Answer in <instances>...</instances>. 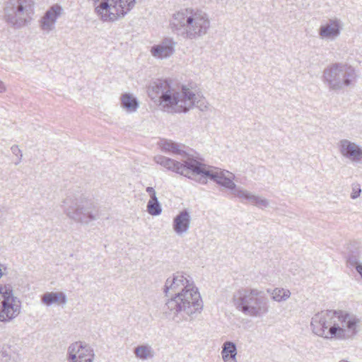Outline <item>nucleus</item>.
Instances as JSON below:
<instances>
[{
  "instance_id": "obj_27",
  "label": "nucleus",
  "mask_w": 362,
  "mask_h": 362,
  "mask_svg": "<svg viewBox=\"0 0 362 362\" xmlns=\"http://www.w3.org/2000/svg\"><path fill=\"white\" fill-rule=\"evenodd\" d=\"M11 151L13 155L16 156V160L14 162L16 165H18L22 160L23 153L18 145H13L11 147Z\"/></svg>"
},
{
  "instance_id": "obj_1",
  "label": "nucleus",
  "mask_w": 362,
  "mask_h": 362,
  "mask_svg": "<svg viewBox=\"0 0 362 362\" xmlns=\"http://www.w3.org/2000/svg\"><path fill=\"white\" fill-rule=\"evenodd\" d=\"M154 161L167 169L168 170L184 175L189 178L200 176L199 182L206 183V178H209L214 182L226 188L228 194L238 198L242 202H249L254 204H268L265 199L256 196L250 192L236 185L233 182L235 175L229 171H226L229 176L226 177L224 171L209 170L206 169V165L193 157H187L182 163L165 157L157 155L153 158Z\"/></svg>"
},
{
  "instance_id": "obj_9",
  "label": "nucleus",
  "mask_w": 362,
  "mask_h": 362,
  "mask_svg": "<svg viewBox=\"0 0 362 362\" xmlns=\"http://www.w3.org/2000/svg\"><path fill=\"white\" fill-rule=\"evenodd\" d=\"M95 11L103 21L112 22L124 17L134 6L136 0H93Z\"/></svg>"
},
{
  "instance_id": "obj_2",
  "label": "nucleus",
  "mask_w": 362,
  "mask_h": 362,
  "mask_svg": "<svg viewBox=\"0 0 362 362\" xmlns=\"http://www.w3.org/2000/svg\"><path fill=\"white\" fill-rule=\"evenodd\" d=\"M175 293L163 307L166 317L176 323L192 320L203 308V303L192 278L187 273L177 272L167 279L164 292Z\"/></svg>"
},
{
  "instance_id": "obj_32",
  "label": "nucleus",
  "mask_w": 362,
  "mask_h": 362,
  "mask_svg": "<svg viewBox=\"0 0 362 362\" xmlns=\"http://www.w3.org/2000/svg\"><path fill=\"white\" fill-rule=\"evenodd\" d=\"M6 270V267L4 264H0V278L4 274V271Z\"/></svg>"
},
{
  "instance_id": "obj_3",
  "label": "nucleus",
  "mask_w": 362,
  "mask_h": 362,
  "mask_svg": "<svg viewBox=\"0 0 362 362\" xmlns=\"http://www.w3.org/2000/svg\"><path fill=\"white\" fill-rule=\"evenodd\" d=\"M310 327L326 339L351 340L362 332V317L346 310H322L312 317Z\"/></svg>"
},
{
  "instance_id": "obj_30",
  "label": "nucleus",
  "mask_w": 362,
  "mask_h": 362,
  "mask_svg": "<svg viewBox=\"0 0 362 362\" xmlns=\"http://www.w3.org/2000/svg\"><path fill=\"white\" fill-rule=\"evenodd\" d=\"M150 196V199L147 202V204H160L158 198L156 197V192L152 193Z\"/></svg>"
},
{
  "instance_id": "obj_17",
  "label": "nucleus",
  "mask_w": 362,
  "mask_h": 362,
  "mask_svg": "<svg viewBox=\"0 0 362 362\" xmlns=\"http://www.w3.org/2000/svg\"><path fill=\"white\" fill-rule=\"evenodd\" d=\"M198 94L196 93V91L192 88H189L187 86H182L180 91H179L180 103L182 105L181 108H183L184 110L181 111V113H187L189 110L194 107V101Z\"/></svg>"
},
{
  "instance_id": "obj_28",
  "label": "nucleus",
  "mask_w": 362,
  "mask_h": 362,
  "mask_svg": "<svg viewBox=\"0 0 362 362\" xmlns=\"http://www.w3.org/2000/svg\"><path fill=\"white\" fill-rule=\"evenodd\" d=\"M147 211L152 216H158L161 214L160 205H147Z\"/></svg>"
},
{
  "instance_id": "obj_16",
  "label": "nucleus",
  "mask_w": 362,
  "mask_h": 362,
  "mask_svg": "<svg viewBox=\"0 0 362 362\" xmlns=\"http://www.w3.org/2000/svg\"><path fill=\"white\" fill-rule=\"evenodd\" d=\"M191 215L187 209L180 211L173 220V229L178 236L187 233L190 228Z\"/></svg>"
},
{
  "instance_id": "obj_25",
  "label": "nucleus",
  "mask_w": 362,
  "mask_h": 362,
  "mask_svg": "<svg viewBox=\"0 0 362 362\" xmlns=\"http://www.w3.org/2000/svg\"><path fill=\"white\" fill-rule=\"evenodd\" d=\"M194 103V107L198 108L202 112H206L209 110V103L202 95L198 94Z\"/></svg>"
},
{
  "instance_id": "obj_5",
  "label": "nucleus",
  "mask_w": 362,
  "mask_h": 362,
  "mask_svg": "<svg viewBox=\"0 0 362 362\" xmlns=\"http://www.w3.org/2000/svg\"><path fill=\"white\" fill-rule=\"evenodd\" d=\"M232 303L238 311L252 317H261L269 312V299L264 291L241 288L233 293Z\"/></svg>"
},
{
  "instance_id": "obj_11",
  "label": "nucleus",
  "mask_w": 362,
  "mask_h": 362,
  "mask_svg": "<svg viewBox=\"0 0 362 362\" xmlns=\"http://www.w3.org/2000/svg\"><path fill=\"white\" fill-rule=\"evenodd\" d=\"M95 352L88 343L78 341L71 343L67 348V362H94Z\"/></svg>"
},
{
  "instance_id": "obj_21",
  "label": "nucleus",
  "mask_w": 362,
  "mask_h": 362,
  "mask_svg": "<svg viewBox=\"0 0 362 362\" xmlns=\"http://www.w3.org/2000/svg\"><path fill=\"white\" fill-rule=\"evenodd\" d=\"M237 354V347L234 342L226 341L223 344L221 357L224 362H238Z\"/></svg>"
},
{
  "instance_id": "obj_33",
  "label": "nucleus",
  "mask_w": 362,
  "mask_h": 362,
  "mask_svg": "<svg viewBox=\"0 0 362 362\" xmlns=\"http://www.w3.org/2000/svg\"><path fill=\"white\" fill-rule=\"evenodd\" d=\"M146 192H148V195H151L152 193L156 192L155 189L151 187H148L146 188Z\"/></svg>"
},
{
  "instance_id": "obj_13",
  "label": "nucleus",
  "mask_w": 362,
  "mask_h": 362,
  "mask_svg": "<svg viewBox=\"0 0 362 362\" xmlns=\"http://www.w3.org/2000/svg\"><path fill=\"white\" fill-rule=\"evenodd\" d=\"M341 29V21L337 18H332L320 25L318 35L321 39L334 40L340 35Z\"/></svg>"
},
{
  "instance_id": "obj_26",
  "label": "nucleus",
  "mask_w": 362,
  "mask_h": 362,
  "mask_svg": "<svg viewBox=\"0 0 362 362\" xmlns=\"http://www.w3.org/2000/svg\"><path fill=\"white\" fill-rule=\"evenodd\" d=\"M349 262L356 267V271L362 277V262L359 261L356 255H351L348 258Z\"/></svg>"
},
{
  "instance_id": "obj_31",
  "label": "nucleus",
  "mask_w": 362,
  "mask_h": 362,
  "mask_svg": "<svg viewBox=\"0 0 362 362\" xmlns=\"http://www.w3.org/2000/svg\"><path fill=\"white\" fill-rule=\"evenodd\" d=\"M6 87L3 81L0 80V93L6 92Z\"/></svg>"
},
{
  "instance_id": "obj_29",
  "label": "nucleus",
  "mask_w": 362,
  "mask_h": 362,
  "mask_svg": "<svg viewBox=\"0 0 362 362\" xmlns=\"http://www.w3.org/2000/svg\"><path fill=\"white\" fill-rule=\"evenodd\" d=\"M351 188H352V192L351 194V197L352 199H356V198L358 197L361 192L360 185L358 183L353 184Z\"/></svg>"
},
{
  "instance_id": "obj_18",
  "label": "nucleus",
  "mask_w": 362,
  "mask_h": 362,
  "mask_svg": "<svg viewBox=\"0 0 362 362\" xmlns=\"http://www.w3.org/2000/svg\"><path fill=\"white\" fill-rule=\"evenodd\" d=\"M175 44L172 38H165L160 44L151 47V54L158 59L168 58L174 53Z\"/></svg>"
},
{
  "instance_id": "obj_20",
  "label": "nucleus",
  "mask_w": 362,
  "mask_h": 362,
  "mask_svg": "<svg viewBox=\"0 0 362 362\" xmlns=\"http://www.w3.org/2000/svg\"><path fill=\"white\" fill-rule=\"evenodd\" d=\"M41 301L47 306H50L53 303L65 305L67 298L63 292H46L42 296Z\"/></svg>"
},
{
  "instance_id": "obj_15",
  "label": "nucleus",
  "mask_w": 362,
  "mask_h": 362,
  "mask_svg": "<svg viewBox=\"0 0 362 362\" xmlns=\"http://www.w3.org/2000/svg\"><path fill=\"white\" fill-rule=\"evenodd\" d=\"M339 153L352 162L360 163L362 161V148L356 143L348 139H341L338 142Z\"/></svg>"
},
{
  "instance_id": "obj_7",
  "label": "nucleus",
  "mask_w": 362,
  "mask_h": 362,
  "mask_svg": "<svg viewBox=\"0 0 362 362\" xmlns=\"http://www.w3.org/2000/svg\"><path fill=\"white\" fill-rule=\"evenodd\" d=\"M151 100L159 103L162 110L168 113H181L184 109L180 103L179 90L173 88L166 79H156L147 88Z\"/></svg>"
},
{
  "instance_id": "obj_19",
  "label": "nucleus",
  "mask_w": 362,
  "mask_h": 362,
  "mask_svg": "<svg viewBox=\"0 0 362 362\" xmlns=\"http://www.w3.org/2000/svg\"><path fill=\"white\" fill-rule=\"evenodd\" d=\"M160 147L161 151L165 153H170L173 154L180 155L182 158L187 159V157H193L189 153L183 150L185 146L180 144L172 141L161 140L160 142Z\"/></svg>"
},
{
  "instance_id": "obj_8",
  "label": "nucleus",
  "mask_w": 362,
  "mask_h": 362,
  "mask_svg": "<svg viewBox=\"0 0 362 362\" xmlns=\"http://www.w3.org/2000/svg\"><path fill=\"white\" fill-rule=\"evenodd\" d=\"M3 19L14 30L28 26L33 20V0H6L3 8Z\"/></svg>"
},
{
  "instance_id": "obj_12",
  "label": "nucleus",
  "mask_w": 362,
  "mask_h": 362,
  "mask_svg": "<svg viewBox=\"0 0 362 362\" xmlns=\"http://www.w3.org/2000/svg\"><path fill=\"white\" fill-rule=\"evenodd\" d=\"M66 211L71 219L85 225L99 217L98 211L93 210L90 205H69Z\"/></svg>"
},
{
  "instance_id": "obj_14",
  "label": "nucleus",
  "mask_w": 362,
  "mask_h": 362,
  "mask_svg": "<svg viewBox=\"0 0 362 362\" xmlns=\"http://www.w3.org/2000/svg\"><path fill=\"white\" fill-rule=\"evenodd\" d=\"M63 12L62 6L55 4L50 6L39 21L40 27L44 32L49 33L55 28V23Z\"/></svg>"
},
{
  "instance_id": "obj_23",
  "label": "nucleus",
  "mask_w": 362,
  "mask_h": 362,
  "mask_svg": "<svg viewBox=\"0 0 362 362\" xmlns=\"http://www.w3.org/2000/svg\"><path fill=\"white\" fill-rule=\"evenodd\" d=\"M134 354L137 358L141 361L152 359L155 356V351L148 344L137 346L134 349Z\"/></svg>"
},
{
  "instance_id": "obj_10",
  "label": "nucleus",
  "mask_w": 362,
  "mask_h": 362,
  "mask_svg": "<svg viewBox=\"0 0 362 362\" xmlns=\"http://www.w3.org/2000/svg\"><path fill=\"white\" fill-rule=\"evenodd\" d=\"M21 310V301L14 296L10 284H0V322H8Z\"/></svg>"
},
{
  "instance_id": "obj_4",
  "label": "nucleus",
  "mask_w": 362,
  "mask_h": 362,
  "mask_svg": "<svg viewBox=\"0 0 362 362\" xmlns=\"http://www.w3.org/2000/svg\"><path fill=\"white\" fill-rule=\"evenodd\" d=\"M172 33L186 40H198L206 35L210 28L209 14L199 8H186L175 12L169 21Z\"/></svg>"
},
{
  "instance_id": "obj_22",
  "label": "nucleus",
  "mask_w": 362,
  "mask_h": 362,
  "mask_svg": "<svg viewBox=\"0 0 362 362\" xmlns=\"http://www.w3.org/2000/svg\"><path fill=\"white\" fill-rule=\"evenodd\" d=\"M120 104L121 107L129 113L135 112L139 106L137 98L129 93H125L120 96Z\"/></svg>"
},
{
  "instance_id": "obj_24",
  "label": "nucleus",
  "mask_w": 362,
  "mask_h": 362,
  "mask_svg": "<svg viewBox=\"0 0 362 362\" xmlns=\"http://www.w3.org/2000/svg\"><path fill=\"white\" fill-rule=\"evenodd\" d=\"M267 293L271 298L277 303L285 302L291 297V291L284 288H275L274 289H267Z\"/></svg>"
},
{
  "instance_id": "obj_6",
  "label": "nucleus",
  "mask_w": 362,
  "mask_h": 362,
  "mask_svg": "<svg viewBox=\"0 0 362 362\" xmlns=\"http://www.w3.org/2000/svg\"><path fill=\"white\" fill-rule=\"evenodd\" d=\"M358 78L356 69L344 62H335L325 68L322 81L330 91L339 92L354 86Z\"/></svg>"
}]
</instances>
